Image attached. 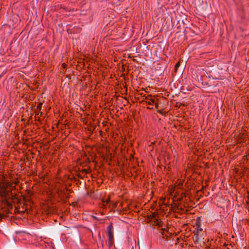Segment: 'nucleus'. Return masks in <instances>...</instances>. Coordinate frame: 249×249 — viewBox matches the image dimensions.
I'll use <instances>...</instances> for the list:
<instances>
[{
	"mask_svg": "<svg viewBox=\"0 0 249 249\" xmlns=\"http://www.w3.org/2000/svg\"><path fill=\"white\" fill-rule=\"evenodd\" d=\"M112 225L111 224L107 227V236L108 237V244L109 246L112 245L113 243V233L112 231Z\"/></svg>",
	"mask_w": 249,
	"mask_h": 249,
	"instance_id": "1",
	"label": "nucleus"
},
{
	"mask_svg": "<svg viewBox=\"0 0 249 249\" xmlns=\"http://www.w3.org/2000/svg\"><path fill=\"white\" fill-rule=\"evenodd\" d=\"M1 197H3L4 199H7L8 193L7 191L5 189L2 192H0Z\"/></svg>",
	"mask_w": 249,
	"mask_h": 249,
	"instance_id": "2",
	"label": "nucleus"
},
{
	"mask_svg": "<svg viewBox=\"0 0 249 249\" xmlns=\"http://www.w3.org/2000/svg\"><path fill=\"white\" fill-rule=\"evenodd\" d=\"M196 230H197V232H199L202 231V229L201 228V225L199 222L196 221Z\"/></svg>",
	"mask_w": 249,
	"mask_h": 249,
	"instance_id": "3",
	"label": "nucleus"
},
{
	"mask_svg": "<svg viewBox=\"0 0 249 249\" xmlns=\"http://www.w3.org/2000/svg\"><path fill=\"white\" fill-rule=\"evenodd\" d=\"M154 104H155V106L156 107H157L158 104L155 103V100L154 99H151L150 101L148 102V104H149V105H153Z\"/></svg>",
	"mask_w": 249,
	"mask_h": 249,
	"instance_id": "4",
	"label": "nucleus"
},
{
	"mask_svg": "<svg viewBox=\"0 0 249 249\" xmlns=\"http://www.w3.org/2000/svg\"><path fill=\"white\" fill-rule=\"evenodd\" d=\"M109 202V199H107L106 201H105V200L103 201L104 203L106 202L107 204Z\"/></svg>",
	"mask_w": 249,
	"mask_h": 249,
	"instance_id": "5",
	"label": "nucleus"
},
{
	"mask_svg": "<svg viewBox=\"0 0 249 249\" xmlns=\"http://www.w3.org/2000/svg\"><path fill=\"white\" fill-rule=\"evenodd\" d=\"M179 66V63H178L177 64H176V68H177Z\"/></svg>",
	"mask_w": 249,
	"mask_h": 249,
	"instance_id": "6",
	"label": "nucleus"
}]
</instances>
